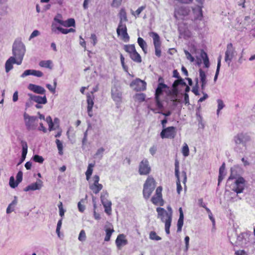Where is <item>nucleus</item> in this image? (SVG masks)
<instances>
[{
  "mask_svg": "<svg viewBox=\"0 0 255 255\" xmlns=\"http://www.w3.org/2000/svg\"><path fill=\"white\" fill-rule=\"evenodd\" d=\"M179 218L178 219L177 222V232H180L182 230V226L183 225V220H184V215L182 209V208H180L179 209Z\"/></svg>",
  "mask_w": 255,
  "mask_h": 255,
  "instance_id": "23",
  "label": "nucleus"
},
{
  "mask_svg": "<svg viewBox=\"0 0 255 255\" xmlns=\"http://www.w3.org/2000/svg\"><path fill=\"white\" fill-rule=\"evenodd\" d=\"M117 33L119 36L125 42L129 41V36L127 32V27L125 23L119 22L117 29Z\"/></svg>",
  "mask_w": 255,
  "mask_h": 255,
  "instance_id": "8",
  "label": "nucleus"
},
{
  "mask_svg": "<svg viewBox=\"0 0 255 255\" xmlns=\"http://www.w3.org/2000/svg\"><path fill=\"white\" fill-rule=\"evenodd\" d=\"M145 8V6H141L138 7L137 10L134 12L132 11L131 14L136 17L138 16L140 13Z\"/></svg>",
  "mask_w": 255,
  "mask_h": 255,
  "instance_id": "50",
  "label": "nucleus"
},
{
  "mask_svg": "<svg viewBox=\"0 0 255 255\" xmlns=\"http://www.w3.org/2000/svg\"><path fill=\"white\" fill-rule=\"evenodd\" d=\"M176 128L174 127H169L164 128L160 132L162 138H173L176 135Z\"/></svg>",
  "mask_w": 255,
  "mask_h": 255,
  "instance_id": "11",
  "label": "nucleus"
},
{
  "mask_svg": "<svg viewBox=\"0 0 255 255\" xmlns=\"http://www.w3.org/2000/svg\"><path fill=\"white\" fill-rule=\"evenodd\" d=\"M123 0H113L112 4L113 7H119L122 3Z\"/></svg>",
  "mask_w": 255,
  "mask_h": 255,
  "instance_id": "64",
  "label": "nucleus"
},
{
  "mask_svg": "<svg viewBox=\"0 0 255 255\" xmlns=\"http://www.w3.org/2000/svg\"><path fill=\"white\" fill-rule=\"evenodd\" d=\"M176 185H177V192L178 193V194H180L181 191L182 190V187L180 184V176H178V178H177Z\"/></svg>",
  "mask_w": 255,
  "mask_h": 255,
  "instance_id": "56",
  "label": "nucleus"
},
{
  "mask_svg": "<svg viewBox=\"0 0 255 255\" xmlns=\"http://www.w3.org/2000/svg\"><path fill=\"white\" fill-rule=\"evenodd\" d=\"M218 103V109L217 111V114L218 115H219L220 111L223 109V108L225 107V105L223 103V101L221 99H218L217 100Z\"/></svg>",
  "mask_w": 255,
  "mask_h": 255,
  "instance_id": "48",
  "label": "nucleus"
},
{
  "mask_svg": "<svg viewBox=\"0 0 255 255\" xmlns=\"http://www.w3.org/2000/svg\"><path fill=\"white\" fill-rule=\"evenodd\" d=\"M32 75L37 77H41L43 76V74L40 71L33 70Z\"/></svg>",
  "mask_w": 255,
  "mask_h": 255,
  "instance_id": "63",
  "label": "nucleus"
},
{
  "mask_svg": "<svg viewBox=\"0 0 255 255\" xmlns=\"http://www.w3.org/2000/svg\"><path fill=\"white\" fill-rule=\"evenodd\" d=\"M25 47L24 44L20 40L14 41L12 46V54L17 61V65H19L22 61L25 53Z\"/></svg>",
  "mask_w": 255,
  "mask_h": 255,
  "instance_id": "3",
  "label": "nucleus"
},
{
  "mask_svg": "<svg viewBox=\"0 0 255 255\" xmlns=\"http://www.w3.org/2000/svg\"><path fill=\"white\" fill-rule=\"evenodd\" d=\"M245 180L241 177L236 179L235 184L233 187V190L237 194L242 193L245 186Z\"/></svg>",
  "mask_w": 255,
  "mask_h": 255,
  "instance_id": "14",
  "label": "nucleus"
},
{
  "mask_svg": "<svg viewBox=\"0 0 255 255\" xmlns=\"http://www.w3.org/2000/svg\"><path fill=\"white\" fill-rule=\"evenodd\" d=\"M33 69L26 70L20 76L21 78H24L25 77L29 75H32Z\"/></svg>",
  "mask_w": 255,
  "mask_h": 255,
  "instance_id": "59",
  "label": "nucleus"
},
{
  "mask_svg": "<svg viewBox=\"0 0 255 255\" xmlns=\"http://www.w3.org/2000/svg\"><path fill=\"white\" fill-rule=\"evenodd\" d=\"M61 27L57 26V25L53 23L51 25V31L53 33L58 34L60 32Z\"/></svg>",
  "mask_w": 255,
  "mask_h": 255,
  "instance_id": "52",
  "label": "nucleus"
},
{
  "mask_svg": "<svg viewBox=\"0 0 255 255\" xmlns=\"http://www.w3.org/2000/svg\"><path fill=\"white\" fill-rule=\"evenodd\" d=\"M158 218H159L162 222L165 223V231L166 233L168 235L170 234V227L172 221L171 213H167L164 208L158 207L156 208Z\"/></svg>",
  "mask_w": 255,
  "mask_h": 255,
  "instance_id": "4",
  "label": "nucleus"
},
{
  "mask_svg": "<svg viewBox=\"0 0 255 255\" xmlns=\"http://www.w3.org/2000/svg\"><path fill=\"white\" fill-rule=\"evenodd\" d=\"M87 104H88V107L87 109H92L93 105H94V102L93 100V99L90 96H87Z\"/></svg>",
  "mask_w": 255,
  "mask_h": 255,
  "instance_id": "54",
  "label": "nucleus"
},
{
  "mask_svg": "<svg viewBox=\"0 0 255 255\" xmlns=\"http://www.w3.org/2000/svg\"><path fill=\"white\" fill-rule=\"evenodd\" d=\"M40 35V32L38 30H34L30 34L29 40H30L35 37L38 36Z\"/></svg>",
  "mask_w": 255,
  "mask_h": 255,
  "instance_id": "61",
  "label": "nucleus"
},
{
  "mask_svg": "<svg viewBox=\"0 0 255 255\" xmlns=\"http://www.w3.org/2000/svg\"><path fill=\"white\" fill-rule=\"evenodd\" d=\"M18 184L19 183H18L16 180V181H15L14 178L13 176H11L10 177L9 184L11 188H15L18 186Z\"/></svg>",
  "mask_w": 255,
  "mask_h": 255,
  "instance_id": "49",
  "label": "nucleus"
},
{
  "mask_svg": "<svg viewBox=\"0 0 255 255\" xmlns=\"http://www.w3.org/2000/svg\"><path fill=\"white\" fill-rule=\"evenodd\" d=\"M111 96L116 107L119 108L123 101V93L120 86L114 85L112 87Z\"/></svg>",
  "mask_w": 255,
  "mask_h": 255,
  "instance_id": "6",
  "label": "nucleus"
},
{
  "mask_svg": "<svg viewBox=\"0 0 255 255\" xmlns=\"http://www.w3.org/2000/svg\"><path fill=\"white\" fill-rule=\"evenodd\" d=\"M101 201L104 207H108L112 206V203L110 201L106 199L104 196H101Z\"/></svg>",
  "mask_w": 255,
  "mask_h": 255,
  "instance_id": "44",
  "label": "nucleus"
},
{
  "mask_svg": "<svg viewBox=\"0 0 255 255\" xmlns=\"http://www.w3.org/2000/svg\"><path fill=\"white\" fill-rule=\"evenodd\" d=\"M189 11V9L186 7L181 6L176 8L174 11V17L177 19H181L182 18L181 16L188 15Z\"/></svg>",
  "mask_w": 255,
  "mask_h": 255,
  "instance_id": "16",
  "label": "nucleus"
},
{
  "mask_svg": "<svg viewBox=\"0 0 255 255\" xmlns=\"http://www.w3.org/2000/svg\"><path fill=\"white\" fill-rule=\"evenodd\" d=\"M17 203L16 197H14V199L8 205L7 207L6 212L7 214H10L11 212L14 211L15 206Z\"/></svg>",
  "mask_w": 255,
  "mask_h": 255,
  "instance_id": "25",
  "label": "nucleus"
},
{
  "mask_svg": "<svg viewBox=\"0 0 255 255\" xmlns=\"http://www.w3.org/2000/svg\"><path fill=\"white\" fill-rule=\"evenodd\" d=\"M236 51L233 48V44L229 43L227 46V49L225 52V61L229 66L230 63L235 55Z\"/></svg>",
  "mask_w": 255,
  "mask_h": 255,
  "instance_id": "12",
  "label": "nucleus"
},
{
  "mask_svg": "<svg viewBox=\"0 0 255 255\" xmlns=\"http://www.w3.org/2000/svg\"><path fill=\"white\" fill-rule=\"evenodd\" d=\"M52 64V62L51 60H42L39 62V65L42 67L51 69Z\"/></svg>",
  "mask_w": 255,
  "mask_h": 255,
  "instance_id": "33",
  "label": "nucleus"
},
{
  "mask_svg": "<svg viewBox=\"0 0 255 255\" xmlns=\"http://www.w3.org/2000/svg\"><path fill=\"white\" fill-rule=\"evenodd\" d=\"M155 188V181L153 178L148 176L146 179L143 189V196L144 199H148Z\"/></svg>",
  "mask_w": 255,
  "mask_h": 255,
  "instance_id": "5",
  "label": "nucleus"
},
{
  "mask_svg": "<svg viewBox=\"0 0 255 255\" xmlns=\"http://www.w3.org/2000/svg\"><path fill=\"white\" fill-rule=\"evenodd\" d=\"M95 166V163H89L88 166L87 171H86L85 175L86 180L89 181L91 178L93 171V168Z\"/></svg>",
  "mask_w": 255,
  "mask_h": 255,
  "instance_id": "27",
  "label": "nucleus"
},
{
  "mask_svg": "<svg viewBox=\"0 0 255 255\" xmlns=\"http://www.w3.org/2000/svg\"><path fill=\"white\" fill-rule=\"evenodd\" d=\"M179 85L178 79L175 80L172 84V92L174 95H177L178 94L177 87Z\"/></svg>",
  "mask_w": 255,
  "mask_h": 255,
  "instance_id": "45",
  "label": "nucleus"
},
{
  "mask_svg": "<svg viewBox=\"0 0 255 255\" xmlns=\"http://www.w3.org/2000/svg\"><path fill=\"white\" fill-rule=\"evenodd\" d=\"M90 188L95 194L98 193L103 188L102 185H97L96 186H90Z\"/></svg>",
  "mask_w": 255,
  "mask_h": 255,
  "instance_id": "41",
  "label": "nucleus"
},
{
  "mask_svg": "<svg viewBox=\"0 0 255 255\" xmlns=\"http://www.w3.org/2000/svg\"><path fill=\"white\" fill-rule=\"evenodd\" d=\"M182 153L185 157H187L189 154V149L188 145L186 143H184L182 149Z\"/></svg>",
  "mask_w": 255,
  "mask_h": 255,
  "instance_id": "47",
  "label": "nucleus"
},
{
  "mask_svg": "<svg viewBox=\"0 0 255 255\" xmlns=\"http://www.w3.org/2000/svg\"><path fill=\"white\" fill-rule=\"evenodd\" d=\"M33 160L39 163H42L44 161V158L39 155H35L33 157Z\"/></svg>",
  "mask_w": 255,
  "mask_h": 255,
  "instance_id": "55",
  "label": "nucleus"
},
{
  "mask_svg": "<svg viewBox=\"0 0 255 255\" xmlns=\"http://www.w3.org/2000/svg\"><path fill=\"white\" fill-rule=\"evenodd\" d=\"M105 149L103 147L99 148L96 151L94 155V158L95 159H101L103 156Z\"/></svg>",
  "mask_w": 255,
  "mask_h": 255,
  "instance_id": "34",
  "label": "nucleus"
},
{
  "mask_svg": "<svg viewBox=\"0 0 255 255\" xmlns=\"http://www.w3.org/2000/svg\"><path fill=\"white\" fill-rule=\"evenodd\" d=\"M200 56L203 60L205 67L206 68H208L210 66V63L207 54L204 50H202Z\"/></svg>",
  "mask_w": 255,
  "mask_h": 255,
  "instance_id": "29",
  "label": "nucleus"
},
{
  "mask_svg": "<svg viewBox=\"0 0 255 255\" xmlns=\"http://www.w3.org/2000/svg\"><path fill=\"white\" fill-rule=\"evenodd\" d=\"M42 186V181L38 179L36 181V182L33 183L27 187H26L24 189V191L25 192H27L29 191H34L36 190H40Z\"/></svg>",
  "mask_w": 255,
  "mask_h": 255,
  "instance_id": "17",
  "label": "nucleus"
},
{
  "mask_svg": "<svg viewBox=\"0 0 255 255\" xmlns=\"http://www.w3.org/2000/svg\"><path fill=\"white\" fill-rule=\"evenodd\" d=\"M105 231H106V236L105 237L104 240L106 242H108L110 240L111 236L114 232V230L113 229V228L106 227V229H105Z\"/></svg>",
  "mask_w": 255,
  "mask_h": 255,
  "instance_id": "32",
  "label": "nucleus"
},
{
  "mask_svg": "<svg viewBox=\"0 0 255 255\" xmlns=\"http://www.w3.org/2000/svg\"><path fill=\"white\" fill-rule=\"evenodd\" d=\"M124 50L128 52L129 55L136 51L135 46L133 44L125 45L124 46Z\"/></svg>",
  "mask_w": 255,
  "mask_h": 255,
  "instance_id": "35",
  "label": "nucleus"
},
{
  "mask_svg": "<svg viewBox=\"0 0 255 255\" xmlns=\"http://www.w3.org/2000/svg\"><path fill=\"white\" fill-rule=\"evenodd\" d=\"M46 122L47 123L49 126V130L50 131L56 129V128H54V124L53 123L52 118L50 116H48L46 117V119H45Z\"/></svg>",
  "mask_w": 255,
  "mask_h": 255,
  "instance_id": "38",
  "label": "nucleus"
},
{
  "mask_svg": "<svg viewBox=\"0 0 255 255\" xmlns=\"http://www.w3.org/2000/svg\"><path fill=\"white\" fill-rule=\"evenodd\" d=\"M151 171V167L149 165L148 160L146 158L143 159L139 163L138 172L140 175H147Z\"/></svg>",
  "mask_w": 255,
  "mask_h": 255,
  "instance_id": "10",
  "label": "nucleus"
},
{
  "mask_svg": "<svg viewBox=\"0 0 255 255\" xmlns=\"http://www.w3.org/2000/svg\"><path fill=\"white\" fill-rule=\"evenodd\" d=\"M86 239V233L84 230H82L79 235L78 240L80 242H84Z\"/></svg>",
  "mask_w": 255,
  "mask_h": 255,
  "instance_id": "51",
  "label": "nucleus"
},
{
  "mask_svg": "<svg viewBox=\"0 0 255 255\" xmlns=\"http://www.w3.org/2000/svg\"><path fill=\"white\" fill-rule=\"evenodd\" d=\"M127 244L128 241L124 234L118 235L116 240V244L119 249H120L122 247L126 245Z\"/></svg>",
  "mask_w": 255,
  "mask_h": 255,
  "instance_id": "20",
  "label": "nucleus"
},
{
  "mask_svg": "<svg viewBox=\"0 0 255 255\" xmlns=\"http://www.w3.org/2000/svg\"><path fill=\"white\" fill-rule=\"evenodd\" d=\"M62 224V218H61V219H60L58 221V222L57 223V225L56 230V232L59 237H60V230L61 228Z\"/></svg>",
  "mask_w": 255,
  "mask_h": 255,
  "instance_id": "57",
  "label": "nucleus"
},
{
  "mask_svg": "<svg viewBox=\"0 0 255 255\" xmlns=\"http://www.w3.org/2000/svg\"><path fill=\"white\" fill-rule=\"evenodd\" d=\"M184 53L186 55V58L189 60L190 62H193L194 61V58L191 55V54L186 50H184Z\"/></svg>",
  "mask_w": 255,
  "mask_h": 255,
  "instance_id": "58",
  "label": "nucleus"
},
{
  "mask_svg": "<svg viewBox=\"0 0 255 255\" xmlns=\"http://www.w3.org/2000/svg\"><path fill=\"white\" fill-rule=\"evenodd\" d=\"M151 202L155 205H158L162 201V196L154 195L151 199Z\"/></svg>",
  "mask_w": 255,
  "mask_h": 255,
  "instance_id": "39",
  "label": "nucleus"
},
{
  "mask_svg": "<svg viewBox=\"0 0 255 255\" xmlns=\"http://www.w3.org/2000/svg\"><path fill=\"white\" fill-rule=\"evenodd\" d=\"M199 77L201 83H207L206 79V75L204 71L202 69H199Z\"/></svg>",
  "mask_w": 255,
  "mask_h": 255,
  "instance_id": "42",
  "label": "nucleus"
},
{
  "mask_svg": "<svg viewBox=\"0 0 255 255\" xmlns=\"http://www.w3.org/2000/svg\"><path fill=\"white\" fill-rule=\"evenodd\" d=\"M221 59H222V56L220 55L218 58L217 67V69H216V74H215L214 79V80L215 81H216V80L218 78L219 73L220 69V67H221Z\"/></svg>",
  "mask_w": 255,
  "mask_h": 255,
  "instance_id": "36",
  "label": "nucleus"
},
{
  "mask_svg": "<svg viewBox=\"0 0 255 255\" xmlns=\"http://www.w3.org/2000/svg\"><path fill=\"white\" fill-rule=\"evenodd\" d=\"M145 96L143 93L137 94L135 95V100L139 102H143L145 100Z\"/></svg>",
  "mask_w": 255,
  "mask_h": 255,
  "instance_id": "46",
  "label": "nucleus"
},
{
  "mask_svg": "<svg viewBox=\"0 0 255 255\" xmlns=\"http://www.w3.org/2000/svg\"><path fill=\"white\" fill-rule=\"evenodd\" d=\"M119 16L120 18V22H122L125 23L128 21V18L127 16V12L126 11V10L125 8H122L121 9L119 13Z\"/></svg>",
  "mask_w": 255,
  "mask_h": 255,
  "instance_id": "26",
  "label": "nucleus"
},
{
  "mask_svg": "<svg viewBox=\"0 0 255 255\" xmlns=\"http://www.w3.org/2000/svg\"><path fill=\"white\" fill-rule=\"evenodd\" d=\"M150 36L152 37L153 41V44L155 48V55L159 57L161 56V42L158 34L155 32H152L150 33Z\"/></svg>",
  "mask_w": 255,
  "mask_h": 255,
  "instance_id": "9",
  "label": "nucleus"
},
{
  "mask_svg": "<svg viewBox=\"0 0 255 255\" xmlns=\"http://www.w3.org/2000/svg\"><path fill=\"white\" fill-rule=\"evenodd\" d=\"M251 234L249 232H242L237 235L236 233L228 234V237L231 244L234 247L247 248L251 246L252 241L251 240Z\"/></svg>",
  "mask_w": 255,
  "mask_h": 255,
  "instance_id": "1",
  "label": "nucleus"
},
{
  "mask_svg": "<svg viewBox=\"0 0 255 255\" xmlns=\"http://www.w3.org/2000/svg\"><path fill=\"white\" fill-rule=\"evenodd\" d=\"M137 43L145 54L147 53V45L144 39L141 37L137 38Z\"/></svg>",
  "mask_w": 255,
  "mask_h": 255,
  "instance_id": "28",
  "label": "nucleus"
},
{
  "mask_svg": "<svg viewBox=\"0 0 255 255\" xmlns=\"http://www.w3.org/2000/svg\"><path fill=\"white\" fill-rule=\"evenodd\" d=\"M17 61L15 59L14 57H10L5 62V68L6 72L8 73L13 68V64H17Z\"/></svg>",
  "mask_w": 255,
  "mask_h": 255,
  "instance_id": "22",
  "label": "nucleus"
},
{
  "mask_svg": "<svg viewBox=\"0 0 255 255\" xmlns=\"http://www.w3.org/2000/svg\"><path fill=\"white\" fill-rule=\"evenodd\" d=\"M168 88L167 86L161 82H160L157 86L155 91V101L156 105L158 107L160 108L162 107V104L159 100V96L161 95L163 92L164 91Z\"/></svg>",
  "mask_w": 255,
  "mask_h": 255,
  "instance_id": "13",
  "label": "nucleus"
},
{
  "mask_svg": "<svg viewBox=\"0 0 255 255\" xmlns=\"http://www.w3.org/2000/svg\"><path fill=\"white\" fill-rule=\"evenodd\" d=\"M28 96L31 100L37 103V104H45L47 102V98L45 95H44L43 97H41L39 96L29 94Z\"/></svg>",
  "mask_w": 255,
  "mask_h": 255,
  "instance_id": "19",
  "label": "nucleus"
},
{
  "mask_svg": "<svg viewBox=\"0 0 255 255\" xmlns=\"http://www.w3.org/2000/svg\"><path fill=\"white\" fill-rule=\"evenodd\" d=\"M23 117L25 126L28 130H34L37 127L36 117L30 116L26 113H24Z\"/></svg>",
  "mask_w": 255,
  "mask_h": 255,
  "instance_id": "7",
  "label": "nucleus"
},
{
  "mask_svg": "<svg viewBox=\"0 0 255 255\" xmlns=\"http://www.w3.org/2000/svg\"><path fill=\"white\" fill-rule=\"evenodd\" d=\"M130 58L136 63H140L141 62V58L139 54L136 51L129 55Z\"/></svg>",
  "mask_w": 255,
  "mask_h": 255,
  "instance_id": "30",
  "label": "nucleus"
},
{
  "mask_svg": "<svg viewBox=\"0 0 255 255\" xmlns=\"http://www.w3.org/2000/svg\"><path fill=\"white\" fill-rule=\"evenodd\" d=\"M251 140V137L248 133H238L233 138L235 151L238 153H243Z\"/></svg>",
  "mask_w": 255,
  "mask_h": 255,
  "instance_id": "2",
  "label": "nucleus"
},
{
  "mask_svg": "<svg viewBox=\"0 0 255 255\" xmlns=\"http://www.w3.org/2000/svg\"><path fill=\"white\" fill-rule=\"evenodd\" d=\"M55 142L58 148V153L61 155H62L63 154V146L62 142L59 139H57L55 141Z\"/></svg>",
  "mask_w": 255,
  "mask_h": 255,
  "instance_id": "37",
  "label": "nucleus"
},
{
  "mask_svg": "<svg viewBox=\"0 0 255 255\" xmlns=\"http://www.w3.org/2000/svg\"><path fill=\"white\" fill-rule=\"evenodd\" d=\"M130 86L135 91H143L146 88V83L139 79H136L130 84Z\"/></svg>",
  "mask_w": 255,
  "mask_h": 255,
  "instance_id": "15",
  "label": "nucleus"
},
{
  "mask_svg": "<svg viewBox=\"0 0 255 255\" xmlns=\"http://www.w3.org/2000/svg\"><path fill=\"white\" fill-rule=\"evenodd\" d=\"M175 175L176 178L179 176V163L177 160H176L175 162Z\"/></svg>",
  "mask_w": 255,
  "mask_h": 255,
  "instance_id": "53",
  "label": "nucleus"
},
{
  "mask_svg": "<svg viewBox=\"0 0 255 255\" xmlns=\"http://www.w3.org/2000/svg\"><path fill=\"white\" fill-rule=\"evenodd\" d=\"M75 23V20L73 18H69L67 20L64 21L62 25L67 27L74 26Z\"/></svg>",
  "mask_w": 255,
  "mask_h": 255,
  "instance_id": "40",
  "label": "nucleus"
},
{
  "mask_svg": "<svg viewBox=\"0 0 255 255\" xmlns=\"http://www.w3.org/2000/svg\"><path fill=\"white\" fill-rule=\"evenodd\" d=\"M149 237L151 240L159 241L161 240V238L159 236H157L154 231H151L150 232Z\"/></svg>",
  "mask_w": 255,
  "mask_h": 255,
  "instance_id": "43",
  "label": "nucleus"
},
{
  "mask_svg": "<svg viewBox=\"0 0 255 255\" xmlns=\"http://www.w3.org/2000/svg\"><path fill=\"white\" fill-rule=\"evenodd\" d=\"M22 175H23V173H22V171H18V173H17L16 178V181L18 183H19L20 182H21V181L22 180Z\"/></svg>",
  "mask_w": 255,
  "mask_h": 255,
  "instance_id": "62",
  "label": "nucleus"
},
{
  "mask_svg": "<svg viewBox=\"0 0 255 255\" xmlns=\"http://www.w3.org/2000/svg\"><path fill=\"white\" fill-rule=\"evenodd\" d=\"M194 18L196 20H201L203 17L202 6H198L193 9Z\"/></svg>",
  "mask_w": 255,
  "mask_h": 255,
  "instance_id": "24",
  "label": "nucleus"
},
{
  "mask_svg": "<svg viewBox=\"0 0 255 255\" xmlns=\"http://www.w3.org/2000/svg\"><path fill=\"white\" fill-rule=\"evenodd\" d=\"M189 241L190 238L188 236H186L184 238V242L185 244V247L184 249V251L187 252L189 248Z\"/></svg>",
  "mask_w": 255,
  "mask_h": 255,
  "instance_id": "60",
  "label": "nucleus"
},
{
  "mask_svg": "<svg viewBox=\"0 0 255 255\" xmlns=\"http://www.w3.org/2000/svg\"><path fill=\"white\" fill-rule=\"evenodd\" d=\"M28 89L38 94H45L46 92V90L43 87L33 84H29L28 86Z\"/></svg>",
  "mask_w": 255,
  "mask_h": 255,
  "instance_id": "18",
  "label": "nucleus"
},
{
  "mask_svg": "<svg viewBox=\"0 0 255 255\" xmlns=\"http://www.w3.org/2000/svg\"><path fill=\"white\" fill-rule=\"evenodd\" d=\"M225 164L224 163L219 169V175L218 177V184L223 180L225 175Z\"/></svg>",
  "mask_w": 255,
  "mask_h": 255,
  "instance_id": "31",
  "label": "nucleus"
},
{
  "mask_svg": "<svg viewBox=\"0 0 255 255\" xmlns=\"http://www.w3.org/2000/svg\"><path fill=\"white\" fill-rule=\"evenodd\" d=\"M21 145L22 146V153H21V157L20 161L18 163V165L20 164L23 161L25 160L26 158V156L27 153V149L28 146L26 141L22 140L21 141Z\"/></svg>",
  "mask_w": 255,
  "mask_h": 255,
  "instance_id": "21",
  "label": "nucleus"
}]
</instances>
